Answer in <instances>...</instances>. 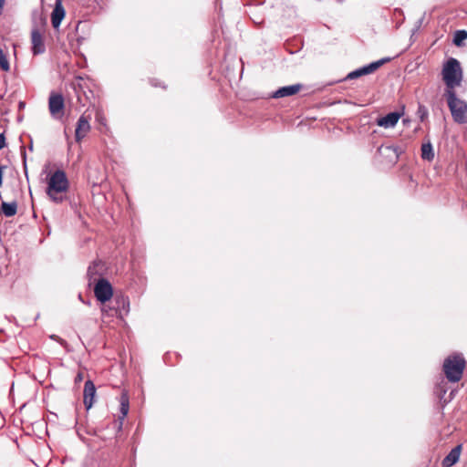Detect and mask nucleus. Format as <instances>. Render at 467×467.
<instances>
[{
  "label": "nucleus",
  "instance_id": "1",
  "mask_svg": "<svg viewBox=\"0 0 467 467\" xmlns=\"http://www.w3.org/2000/svg\"><path fill=\"white\" fill-rule=\"evenodd\" d=\"M441 75L446 87L444 93L455 91V88L462 85L463 79L461 63L456 58L450 57L443 63Z\"/></svg>",
  "mask_w": 467,
  "mask_h": 467
},
{
  "label": "nucleus",
  "instance_id": "2",
  "mask_svg": "<svg viewBox=\"0 0 467 467\" xmlns=\"http://www.w3.org/2000/svg\"><path fill=\"white\" fill-rule=\"evenodd\" d=\"M68 187L69 182L66 172L57 170L47 180V194L55 203H61L66 199Z\"/></svg>",
  "mask_w": 467,
  "mask_h": 467
},
{
  "label": "nucleus",
  "instance_id": "3",
  "mask_svg": "<svg viewBox=\"0 0 467 467\" xmlns=\"http://www.w3.org/2000/svg\"><path fill=\"white\" fill-rule=\"evenodd\" d=\"M466 361L461 354L448 356L442 364V371L449 382L457 383L463 376Z\"/></svg>",
  "mask_w": 467,
  "mask_h": 467
},
{
  "label": "nucleus",
  "instance_id": "4",
  "mask_svg": "<svg viewBox=\"0 0 467 467\" xmlns=\"http://www.w3.org/2000/svg\"><path fill=\"white\" fill-rule=\"evenodd\" d=\"M444 97L453 120L459 124L467 123V103L457 97L456 91H448Z\"/></svg>",
  "mask_w": 467,
  "mask_h": 467
},
{
  "label": "nucleus",
  "instance_id": "5",
  "mask_svg": "<svg viewBox=\"0 0 467 467\" xmlns=\"http://www.w3.org/2000/svg\"><path fill=\"white\" fill-rule=\"evenodd\" d=\"M94 294L98 301L106 303L113 296V290L110 283L105 279L100 278L98 282L94 283Z\"/></svg>",
  "mask_w": 467,
  "mask_h": 467
},
{
  "label": "nucleus",
  "instance_id": "6",
  "mask_svg": "<svg viewBox=\"0 0 467 467\" xmlns=\"http://www.w3.org/2000/svg\"><path fill=\"white\" fill-rule=\"evenodd\" d=\"M65 102L61 94L52 92L48 99V109L50 115L60 119L64 115Z\"/></svg>",
  "mask_w": 467,
  "mask_h": 467
},
{
  "label": "nucleus",
  "instance_id": "7",
  "mask_svg": "<svg viewBox=\"0 0 467 467\" xmlns=\"http://www.w3.org/2000/svg\"><path fill=\"white\" fill-rule=\"evenodd\" d=\"M388 61H389V58H382L380 60L372 62L368 66H365L359 69L350 72L348 75L347 78L354 79V78H359L364 75L371 74V73L375 72L377 69H379L382 65H384Z\"/></svg>",
  "mask_w": 467,
  "mask_h": 467
},
{
  "label": "nucleus",
  "instance_id": "8",
  "mask_svg": "<svg viewBox=\"0 0 467 467\" xmlns=\"http://www.w3.org/2000/svg\"><path fill=\"white\" fill-rule=\"evenodd\" d=\"M104 265L100 261H95L90 265L87 271V276L88 279V285H91L93 283L98 282L99 279L103 278Z\"/></svg>",
  "mask_w": 467,
  "mask_h": 467
},
{
  "label": "nucleus",
  "instance_id": "9",
  "mask_svg": "<svg viewBox=\"0 0 467 467\" xmlns=\"http://www.w3.org/2000/svg\"><path fill=\"white\" fill-rule=\"evenodd\" d=\"M31 43L34 55H40L46 51L42 34L37 28H34L31 32Z\"/></svg>",
  "mask_w": 467,
  "mask_h": 467
},
{
  "label": "nucleus",
  "instance_id": "10",
  "mask_svg": "<svg viewBox=\"0 0 467 467\" xmlns=\"http://www.w3.org/2000/svg\"><path fill=\"white\" fill-rule=\"evenodd\" d=\"M90 130L89 118L81 115L77 122V127L75 130V138L78 142L80 141Z\"/></svg>",
  "mask_w": 467,
  "mask_h": 467
},
{
  "label": "nucleus",
  "instance_id": "11",
  "mask_svg": "<svg viewBox=\"0 0 467 467\" xmlns=\"http://www.w3.org/2000/svg\"><path fill=\"white\" fill-rule=\"evenodd\" d=\"M66 15L62 0H56L55 7L51 13V23L54 28H58Z\"/></svg>",
  "mask_w": 467,
  "mask_h": 467
},
{
  "label": "nucleus",
  "instance_id": "12",
  "mask_svg": "<svg viewBox=\"0 0 467 467\" xmlns=\"http://www.w3.org/2000/svg\"><path fill=\"white\" fill-rule=\"evenodd\" d=\"M401 117V113L390 112L384 117L377 119V125L385 129L393 128Z\"/></svg>",
  "mask_w": 467,
  "mask_h": 467
},
{
  "label": "nucleus",
  "instance_id": "13",
  "mask_svg": "<svg viewBox=\"0 0 467 467\" xmlns=\"http://www.w3.org/2000/svg\"><path fill=\"white\" fill-rule=\"evenodd\" d=\"M462 451V445L459 444L455 446L448 455L442 460L441 466L442 467H452L456 464L460 459V456Z\"/></svg>",
  "mask_w": 467,
  "mask_h": 467
},
{
  "label": "nucleus",
  "instance_id": "14",
  "mask_svg": "<svg viewBox=\"0 0 467 467\" xmlns=\"http://www.w3.org/2000/svg\"><path fill=\"white\" fill-rule=\"evenodd\" d=\"M111 304L116 305L117 309L114 310L117 317H122L123 314L129 312L130 301L129 298L124 296H115Z\"/></svg>",
  "mask_w": 467,
  "mask_h": 467
},
{
  "label": "nucleus",
  "instance_id": "15",
  "mask_svg": "<svg viewBox=\"0 0 467 467\" xmlns=\"http://www.w3.org/2000/svg\"><path fill=\"white\" fill-rule=\"evenodd\" d=\"M84 404L88 410L93 405V400L96 395V388L91 380H87L84 386Z\"/></svg>",
  "mask_w": 467,
  "mask_h": 467
},
{
  "label": "nucleus",
  "instance_id": "16",
  "mask_svg": "<svg viewBox=\"0 0 467 467\" xmlns=\"http://www.w3.org/2000/svg\"><path fill=\"white\" fill-rule=\"evenodd\" d=\"M301 89H302L301 84H295V85H291V86L283 87V88H280L279 89H277L274 93L273 97L278 99V98L292 96V95L298 93Z\"/></svg>",
  "mask_w": 467,
  "mask_h": 467
},
{
  "label": "nucleus",
  "instance_id": "17",
  "mask_svg": "<svg viewBox=\"0 0 467 467\" xmlns=\"http://www.w3.org/2000/svg\"><path fill=\"white\" fill-rule=\"evenodd\" d=\"M17 212L16 202H3L0 207V213L6 217L14 216Z\"/></svg>",
  "mask_w": 467,
  "mask_h": 467
},
{
  "label": "nucleus",
  "instance_id": "18",
  "mask_svg": "<svg viewBox=\"0 0 467 467\" xmlns=\"http://www.w3.org/2000/svg\"><path fill=\"white\" fill-rule=\"evenodd\" d=\"M421 158L429 161L434 159L432 145L430 141L421 145Z\"/></svg>",
  "mask_w": 467,
  "mask_h": 467
},
{
  "label": "nucleus",
  "instance_id": "19",
  "mask_svg": "<svg viewBox=\"0 0 467 467\" xmlns=\"http://www.w3.org/2000/svg\"><path fill=\"white\" fill-rule=\"evenodd\" d=\"M120 413L121 419H124L129 412L130 403H129V396L127 393L123 392L120 396Z\"/></svg>",
  "mask_w": 467,
  "mask_h": 467
},
{
  "label": "nucleus",
  "instance_id": "20",
  "mask_svg": "<svg viewBox=\"0 0 467 467\" xmlns=\"http://www.w3.org/2000/svg\"><path fill=\"white\" fill-rule=\"evenodd\" d=\"M467 39V32L465 30L456 31L453 37V44L455 46H462V42Z\"/></svg>",
  "mask_w": 467,
  "mask_h": 467
},
{
  "label": "nucleus",
  "instance_id": "21",
  "mask_svg": "<svg viewBox=\"0 0 467 467\" xmlns=\"http://www.w3.org/2000/svg\"><path fill=\"white\" fill-rule=\"evenodd\" d=\"M0 67L4 71H8L10 69L9 62L6 55L0 48Z\"/></svg>",
  "mask_w": 467,
  "mask_h": 467
},
{
  "label": "nucleus",
  "instance_id": "22",
  "mask_svg": "<svg viewBox=\"0 0 467 467\" xmlns=\"http://www.w3.org/2000/svg\"><path fill=\"white\" fill-rule=\"evenodd\" d=\"M114 309H117V307H116V305H115V304H114L112 306H106V305H105V306H103V307H102V309H101V310H102V312H103L104 314H107L108 316H110V317H114V316H116V314H115V310H114Z\"/></svg>",
  "mask_w": 467,
  "mask_h": 467
},
{
  "label": "nucleus",
  "instance_id": "23",
  "mask_svg": "<svg viewBox=\"0 0 467 467\" xmlns=\"http://www.w3.org/2000/svg\"><path fill=\"white\" fill-rule=\"evenodd\" d=\"M417 114L419 115L420 120L423 121L428 116V110L424 106L420 105L418 108Z\"/></svg>",
  "mask_w": 467,
  "mask_h": 467
},
{
  "label": "nucleus",
  "instance_id": "24",
  "mask_svg": "<svg viewBox=\"0 0 467 467\" xmlns=\"http://www.w3.org/2000/svg\"><path fill=\"white\" fill-rule=\"evenodd\" d=\"M22 158H23V166H24V170H25V174H26V177L27 178L28 175H27V166H26V150H25L24 147H22Z\"/></svg>",
  "mask_w": 467,
  "mask_h": 467
},
{
  "label": "nucleus",
  "instance_id": "25",
  "mask_svg": "<svg viewBox=\"0 0 467 467\" xmlns=\"http://www.w3.org/2000/svg\"><path fill=\"white\" fill-rule=\"evenodd\" d=\"M5 146V138L0 133V150Z\"/></svg>",
  "mask_w": 467,
  "mask_h": 467
},
{
  "label": "nucleus",
  "instance_id": "26",
  "mask_svg": "<svg viewBox=\"0 0 467 467\" xmlns=\"http://www.w3.org/2000/svg\"><path fill=\"white\" fill-rule=\"evenodd\" d=\"M4 5H5V0H0V14L2 13Z\"/></svg>",
  "mask_w": 467,
  "mask_h": 467
},
{
  "label": "nucleus",
  "instance_id": "27",
  "mask_svg": "<svg viewBox=\"0 0 467 467\" xmlns=\"http://www.w3.org/2000/svg\"><path fill=\"white\" fill-rule=\"evenodd\" d=\"M82 380V375L79 373L78 374V376L76 377V381H81Z\"/></svg>",
  "mask_w": 467,
  "mask_h": 467
}]
</instances>
